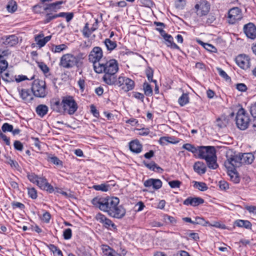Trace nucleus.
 Instances as JSON below:
<instances>
[{"instance_id":"f257e3e1","label":"nucleus","mask_w":256,"mask_h":256,"mask_svg":"<svg viewBox=\"0 0 256 256\" xmlns=\"http://www.w3.org/2000/svg\"><path fill=\"white\" fill-rule=\"evenodd\" d=\"M119 203L120 200L117 197L96 196L92 200L94 207L108 213L111 217L121 219L126 215V210Z\"/></svg>"},{"instance_id":"f03ea898","label":"nucleus","mask_w":256,"mask_h":256,"mask_svg":"<svg viewBox=\"0 0 256 256\" xmlns=\"http://www.w3.org/2000/svg\"><path fill=\"white\" fill-rule=\"evenodd\" d=\"M50 109L57 113L73 115L78 110V106L74 98L72 96L66 95L54 97L50 100Z\"/></svg>"},{"instance_id":"7ed1b4c3","label":"nucleus","mask_w":256,"mask_h":256,"mask_svg":"<svg viewBox=\"0 0 256 256\" xmlns=\"http://www.w3.org/2000/svg\"><path fill=\"white\" fill-rule=\"evenodd\" d=\"M119 70L118 61L113 58H104L103 61L94 70L98 74H104L102 79L108 85H113L116 82V74Z\"/></svg>"},{"instance_id":"20e7f679","label":"nucleus","mask_w":256,"mask_h":256,"mask_svg":"<svg viewBox=\"0 0 256 256\" xmlns=\"http://www.w3.org/2000/svg\"><path fill=\"white\" fill-rule=\"evenodd\" d=\"M40 3L32 7V11L36 14H44V24H46L50 22H46L47 16L48 14H53L54 12H57L62 8L61 5L64 4L62 0L57 1L52 3H47L51 2L52 0H39Z\"/></svg>"},{"instance_id":"39448f33","label":"nucleus","mask_w":256,"mask_h":256,"mask_svg":"<svg viewBox=\"0 0 256 256\" xmlns=\"http://www.w3.org/2000/svg\"><path fill=\"white\" fill-rule=\"evenodd\" d=\"M198 158L204 160L208 168L215 170L218 168L216 150L214 146H198Z\"/></svg>"},{"instance_id":"423d86ee","label":"nucleus","mask_w":256,"mask_h":256,"mask_svg":"<svg viewBox=\"0 0 256 256\" xmlns=\"http://www.w3.org/2000/svg\"><path fill=\"white\" fill-rule=\"evenodd\" d=\"M82 54L78 56H74L72 54L68 53L63 54L60 58L59 66L64 68L70 69L74 66H78L81 64Z\"/></svg>"},{"instance_id":"0eeeda50","label":"nucleus","mask_w":256,"mask_h":256,"mask_svg":"<svg viewBox=\"0 0 256 256\" xmlns=\"http://www.w3.org/2000/svg\"><path fill=\"white\" fill-rule=\"evenodd\" d=\"M104 58L106 57L104 56L103 50L100 47L94 46L92 48L88 56V59L90 62L92 64L94 70L103 61Z\"/></svg>"},{"instance_id":"6e6552de","label":"nucleus","mask_w":256,"mask_h":256,"mask_svg":"<svg viewBox=\"0 0 256 256\" xmlns=\"http://www.w3.org/2000/svg\"><path fill=\"white\" fill-rule=\"evenodd\" d=\"M31 89L33 94L38 98H44L48 94L46 82L42 80H34Z\"/></svg>"},{"instance_id":"1a4fd4ad","label":"nucleus","mask_w":256,"mask_h":256,"mask_svg":"<svg viewBox=\"0 0 256 256\" xmlns=\"http://www.w3.org/2000/svg\"><path fill=\"white\" fill-rule=\"evenodd\" d=\"M21 130L16 128H14L12 124L8 122L4 123L2 126V129L0 130V140H2L6 145L10 146V138H8L4 133L10 132H12L13 136L18 135L20 134Z\"/></svg>"},{"instance_id":"9d476101","label":"nucleus","mask_w":256,"mask_h":256,"mask_svg":"<svg viewBox=\"0 0 256 256\" xmlns=\"http://www.w3.org/2000/svg\"><path fill=\"white\" fill-rule=\"evenodd\" d=\"M250 116L245 110L241 108L237 112L236 116V124L238 128L241 130L246 129L250 124Z\"/></svg>"},{"instance_id":"9b49d317","label":"nucleus","mask_w":256,"mask_h":256,"mask_svg":"<svg viewBox=\"0 0 256 256\" xmlns=\"http://www.w3.org/2000/svg\"><path fill=\"white\" fill-rule=\"evenodd\" d=\"M114 84L118 86L121 90L124 92L132 90L135 87V82L130 78L125 76H119L118 79L116 78Z\"/></svg>"},{"instance_id":"f8f14e48","label":"nucleus","mask_w":256,"mask_h":256,"mask_svg":"<svg viewBox=\"0 0 256 256\" xmlns=\"http://www.w3.org/2000/svg\"><path fill=\"white\" fill-rule=\"evenodd\" d=\"M210 6L208 0H196L194 10L197 16H206L210 11Z\"/></svg>"},{"instance_id":"ddd939ff","label":"nucleus","mask_w":256,"mask_h":256,"mask_svg":"<svg viewBox=\"0 0 256 256\" xmlns=\"http://www.w3.org/2000/svg\"><path fill=\"white\" fill-rule=\"evenodd\" d=\"M242 18L241 10L238 7L230 8L228 12L227 20L230 24H235Z\"/></svg>"},{"instance_id":"4468645a","label":"nucleus","mask_w":256,"mask_h":256,"mask_svg":"<svg viewBox=\"0 0 256 256\" xmlns=\"http://www.w3.org/2000/svg\"><path fill=\"white\" fill-rule=\"evenodd\" d=\"M242 165L240 154L231 155L227 156V160L224 162V166L226 168L235 169Z\"/></svg>"},{"instance_id":"2eb2a0df","label":"nucleus","mask_w":256,"mask_h":256,"mask_svg":"<svg viewBox=\"0 0 256 256\" xmlns=\"http://www.w3.org/2000/svg\"><path fill=\"white\" fill-rule=\"evenodd\" d=\"M236 64L243 70H247L250 66V57L244 54H240L235 58Z\"/></svg>"},{"instance_id":"dca6fc26","label":"nucleus","mask_w":256,"mask_h":256,"mask_svg":"<svg viewBox=\"0 0 256 256\" xmlns=\"http://www.w3.org/2000/svg\"><path fill=\"white\" fill-rule=\"evenodd\" d=\"M74 14L73 12H61L56 14V12H54L53 14H48L47 16L46 22H50L52 20L58 18H65L66 22H70L74 18Z\"/></svg>"},{"instance_id":"f3484780","label":"nucleus","mask_w":256,"mask_h":256,"mask_svg":"<svg viewBox=\"0 0 256 256\" xmlns=\"http://www.w3.org/2000/svg\"><path fill=\"white\" fill-rule=\"evenodd\" d=\"M36 185L41 190H46L50 194L54 191V188L50 184L44 176H40Z\"/></svg>"},{"instance_id":"a211bd4d","label":"nucleus","mask_w":256,"mask_h":256,"mask_svg":"<svg viewBox=\"0 0 256 256\" xmlns=\"http://www.w3.org/2000/svg\"><path fill=\"white\" fill-rule=\"evenodd\" d=\"M162 182L158 178H150L144 182V186L148 188H152L154 190H157L162 187Z\"/></svg>"},{"instance_id":"6ab92c4d","label":"nucleus","mask_w":256,"mask_h":256,"mask_svg":"<svg viewBox=\"0 0 256 256\" xmlns=\"http://www.w3.org/2000/svg\"><path fill=\"white\" fill-rule=\"evenodd\" d=\"M243 30L246 37L251 40L256 38V26L252 22L244 25Z\"/></svg>"},{"instance_id":"aec40b11","label":"nucleus","mask_w":256,"mask_h":256,"mask_svg":"<svg viewBox=\"0 0 256 256\" xmlns=\"http://www.w3.org/2000/svg\"><path fill=\"white\" fill-rule=\"evenodd\" d=\"M1 40L2 44L8 47L14 46L18 42V38L16 34L4 36Z\"/></svg>"},{"instance_id":"412c9836","label":"nucleus","mask_w":256,"mask_h":256,"mask_svg":"<svg viewBox=\"0 0 256 256\" xmlns=\"http://www.w3.org/2000/svg\"><path fill=\"white\" fill-rule=\"evenodd\" d=\"M18 90L20 98L25 103L30 102L33 100V95L29 89L18 88Z\"/></svg>"},{"instance_id":"4be33fe9","label":"nucleus","mask_w":256,"mask_h":256,"mask_svg":"<svg viewBox=\"0 0 256 256\" xmlns=\"http://www.w3.org/2000/svg\"><path fill=\"white\" fill-rule=\"evenodd\" d=\"M52 38L51 36H44L42 32L34 36V41L39 48L44 46Z\"/></svg>"},{"instance_id":"5701e85b","label":"nucleus","mask_w":256,"mask_h":256,"mask_svg":"<svg viewBox=\"0 0 256 256\" xmlns=\"http://www.w3.org/2000/svg\"><path fill=\"white\" fill-rule=\"evenodd\" d=\"M204 202V200L201 198L190 196L183 202V204L187 206H197L203 204Z\"/></svg>"},{"instance_id":"b1692460","label":"nucleus","mask_w":256,"mask_h":256,"mask_svg":"<svg viewBox=\"0 0 256 256\" xmlns=\"http://www.w3.org/2000/svg\"><path fill=\"white\" fill-rule=\"evenodd\" d=\"M128 146L130 150L133 153L140 154L142 150V145L138 139L131 140Z\"/></svg>"},{"instance_id":"393cba45","label":"nucleus","mask_w":256,"mask_h":256,"mask_svg":"<svg viewBox=\"0 0 256 256\" xmlns=\"http://www.w3.org/2000/svg\"><path fill=\"white\" fill-rule=\"evenodd\" d=\"M101 249L104 256H122L107 244H102Z\"/></svg>"},{"instance_id":"a878e982","label":"nucleus","mask_w":256,"mask_h":256,"mask_svg":"<svg viewBox=\"0 0 256 256\" xmlns=\"http://www.w3.org/2000/svg\"><path fill=\"white\" fill-rule=\"evenodd\" d=\"M164 40L166 42L165 44L168 47L172 49L180 50V46L174 42V38L170 34H166Z\"/></svg>"},{"instance_id":"bb28decb","label":"nucleus","mask_w":256,"mask_h":256,"mask_svg":"<svg viewBox=\"0 0 256 256\" xmlns=\"http://www.w3.org/2000/svg\"><path fill=\"white\" fill-rule=\"evenodd\" d=\"M194 170L198 174H204L206 170V167L203 162H197L194 165Z\"/></svg>"},{"instance_id":"cd10ccee","label":"nucleus","mask_w":256,"mask_h":256,"mask_svg":"<svg viewBox=\"0 0 256 256\" xmlns=\"http://www.w3.org/2000/svg\"><path fill=\"white\" fill-rule=\"evenodd\" d=\"M240 158L242 159V164H252L254 159V153H244L240 154Z\"/></svg>"},{"instance_id":"c85d7f7f","label":"nucleus","mask_w":256,"mask_h":256,"mask_svg":"<svg viewBox=\"0 0 256 256\" xmlns=\"http://www.w3.org/2000/svg\"><path fill=\"white\" fill-rule=\"evenodd\" d=\"M144 164L150 170L158 172H162L163 169L158 166L154 162L152 161L150 163L144 161Z\"/></svg>"},{"instance_id":"c756f323","label":"nucleus","mask_w":256,"mask_h":256,"mask_svg":"<svg viewBox=\"0 0 256 256\" xmlns=\"http://www.w3.org/2000/svg\"><path fill=\"white\" fill-rule=\"evenodd\" d=\"M46 154L47 156L46 160L48 162H50L56 166H62L63 163L57 156L46 152Z\"/></svg>"},{"instance_id":"7c9ffc66","label":"nucleus","mask_w":256,"mask_h":256,"mask_svg":"<svg viewBox=\"0 0 256 256\" xmlns=\"http://www.w3.org/2000/svg\"><path fill=\"white\" fill-rule=\"evenodd\" d=\"M48 107L45 104H39L36 108V112L37 114L40 118H43L48 112Z\"/></svg>"},{"instance_id":"2f4dec72","label":"nucleus","mask_w":256,"mask_h":256,"mask_svg":"<svg viewBox=\"0 0 256 256\" xmlns=\"http://www.w3.org/2000/svg\"><path fill=\"white\" fill-rule=\"evenodd\" d=\"M106 50L109 52H112L117 47L116 41L111 40L110 38H106L104 42Z\"/></svg>"},{"instance_id":"473e14b6","label":"nucleus","mask_w":256,"mask_h":256,"mask_svg":"<svg viewBox=\"0 0 256 256\" xmlns=\"http://www.w3.org/2000/svg\"><path fill=\"white\" fill-rule=\"evenodd\" d=\"M234 224L238 227L244 228L246 229H251L252 226L250 222L248 220H238L234 222Z\"/></svg>"},{"instance_id":"72a5a7b5","label":"nucleus","mask_w":256,"mask_h":256,"mask_svg":"<svg viewBox=\"0 0 256 256\" xmlns=\"http://www.w3.org/2000/svg\"><path fill=\"white\" fill-rule=\"evenodd\" d=\"M182 148H184L187 151L192 152L194 156L197 155L198 146L196 147L194 144L190 143H186L182 145Z\"/></svg>"},{"instance_id":"f704fd0d","label":"nucleus","mask_w":256,"mask_h":256,"mask_svg":"<svg viewBox=\"0 0 256 256\" xmlns=\"http://www.w3.org/2000/svg\"><path fill=\"white\" fill-rule=\"evenodd\" d=\"M142 90L144 94L147 96H152L153 95V90L151 85L145 82L142 84Z\"/></svg>"},{"instance_id":"c9c22d12","label":"nucleus","mask_w":256,"mask_h":256,"mask_svg":"<svg viewBox=\"0 0 256 256\" xmlns=\"http://www.w3.org/2000/svg\"><path fill=\"white\" fill-rule=\"evenodd\" d=\"M228 174L230 178V179L234 183H238L240 182V178L236 172V169L227 168Z\"/></svg>"},{"instance_id":"e433bc0d","label":"nucleus","mask_w":256,"mask_h":256,"mask_svg":"<svg viewBox=\"0 0 256 256\" xmlns=\"http://www.w3.org/2000/svg\"><path fill=\"white\" fill-rule=\"evenodd\" d=\"M81 32L84 38H88L94 31L92 30V28H90L89 27L88 23L86 22Z\"/></svg>"},{"instance_id":"4c0bfd02","label":"nucleus","mask_w":256,"mask_h":256,"mask_svg":"<svg viewBox=\"0 0 256 256\" xmlns=\"http://www.w3.org/2000/svg\"><path fill=\"white\" fill-rule=\"evenodd\" d=\"M47 247L54 256H64L62 250L54 244H49L47 245Z\"/></svg>"},{"instance_id":"58836bf2","label":"nucleus","mask_w":256,"mask_h":256,"mask_svg":"<svg viewBox=\"0 0 256 256\" xmlns=\"http://www.w3.org/2000/svg\"><path fill=\"white\" fill-rule=\"evenodd\" d=\"M190 102V98L188 94L183 93L178 99V103L180 106H184L188 104Z\"/></svg>"},{"instance_id":"ea45409f","label":"nucleus","mask_w":256,"mask_h":256,"mask_svg":"<svg viewBox=\"0 0 256 256\" xmlns=\"http://www.w3.org/2000/svg\"><path fill=\"white\" fill-rule=\"evenodd\" d=\"M194 186L200 191H206L208 189L206 184L204 182L194 181Z\"/></svg>"},{"instance_id":"a19ab883","label":"nucleus","mask_w":256,"mask_h":256,"mask_svg":"<svg viewBox=\"0 0 256 256\" xmlns=\"http://www.w3.org/2000/svg\"><path fill=\"white\" fill-rule=\"evenodd\" d=\"M94 218L98 222L102 224L103 226L106 224V222L108 219V218L105 215L100 212L98 213L96 215Z\"/></svg>"},{"instance_id":"79ce46f5","label":"nucleus","mask_w":256,"mask_h":256,"mask_svg":"<svg viewBox=\"0 0 256 256\" xmlns=\"http://www.w3.org/2000/svg\"><path fill=\"white\" fill-rule=\"evenodd\" d=\"M198 44L203 46V47L207 50L211 52H215L216 50V47L211 44L208 43H204L200 40L197 41Z\"/></svg>"},{"instance_id":"37998d69","label":"nucleus","mask_w":256,"mask_h":256,"mask_svg":"<svg viewBox=\"0 0 256 256\" xmlns=\"http://www.w3.org/2000/svg\"><path fill=\"white\" fill-rule=\"evenodd\" d=\"M38 66L46 76H48V74L50 72V68L44 62H38Z\"/></svg>"},{"instance_id":"c03bdc74","label":"nucleus","mask_w":256,"mask_h":256,"mask_svg":"<svg viewBox=\"0 0 256 256\" xmlns=\"http://www.w3.org/2000/svg\"><path fill=\"white\" fill-rule=\"evenodd\" d=\"M67 48L68 46L66 44H60L59 45L54 46L52 48V51L54 53H60L67 49Z\"/></svg>"},{"instance_id":"a18cd8bd","label":"nucleus","mask_w":256,"mask_h":256,"mask_svg":"<svg viewBox=\"0 0 256 256\" xmlns=\"http://www.w3.org/2000/svg\"><path fill=\"white\" fill-rule=\"evenodd\" d=\"M110 186L108 184H102L98 185H94L92 188L96 190L106 192L108 190Z\"/></svg>"},{"instance_id":"49530a36","label":"nucleus","mask_w":256,"mask_h":256,"mask_svg":"<svg viewBox=\"0 0 256 256\" xmlns=\"http://www.w3.org/2000/svg\"><path fill=\"white\" fill-rule=\"evenodd\" d=\"M27 178L32 184H36L40 176L34 172H28Z\"/></svg>"},{"instance_id":"de8ad7c7","label":"nucleus","mask_w":256,"mask_h":256,"mask_svg":"<svg viewBox=\"0 0 256 256\" xmlns=\"http://www.w3.org/2000/svg\"><path fill=\"white\" fill-rule=\"evenodd\" d=\"M27 189L29 198L36 200L38 198V192L36 189L33 187L28 188Z\"/></svg>"},{"instance_id":"09e8293b","label":"nucleus","mask_w":256,"mask_h":256,"mask_svg":"<svg viewBox=\"0 0 256 256\" xmlns=\"http://www.w3.org/2000/svg\"><path fill=\"white\" fill-rule=\"evenodd\" d=\"M104 227L107 230H117L116 226L110 218L108 219Z\"/></svg>"},{"instance_id":"8fccbe9b","label":"nucleus","mask_w":256,"mask_h":256,"mask_svg":"<svg viewBox=\"0 0 256 256\" xmlns=\"http://www.w3.org/2000/svg\"><path fill=\"white\" fill-rule=\"evenodd\" d=\"M187 239L192 240L194 241H198L200 239L199 235L198 233L194 232L192 230H189L186 233Z\"/></svg>"},{"instance_id":"3c124183","label":"nucleus","mask_w":256,"mask_h":256,"mask_svg":"<svg viewBox=\"0 0 256 256\" xmlns=\"http://www.w3.org/2000/svg\"><path fill=\"white\" fill-rule=\"evenodd\" d=\"M40 218L42 222L48 224L50 222L51 214L48 212L44 210V213Z\"/></svg>"},{"instance_id":"603ef678","label":"nucleus","mask_w":256,"mask_h":256,"mask_svg":"<svg viewBox=\"0 0 256 256\" xmlns=\"http://www.w3.org/2000/svg\"><path fill=\"white\" fill-rule=\"evenodd\" d=\"M208 224V221L206 220L203 218L196 216L195 218L194 224H200L206 226Z\"/></svg>"},{"instance_id":"864d4df0","label":"nucleus","mask_w":256,"mask_h":256,"mask_svg":"<svg viewBox=\"0 0 256 256\" xmlns=\"http://www.w3.org/2000/svg\"><path fill=\"white\" fill-rule=\"evenodd\" d=\"M216 125L220 128H222L226 126L228 124V120L224 118H218L216 119Z\"/></svg>"},{"instance_id":"5fc2aeb1","label":"nucleus","mask_w":256,"mask_h":256,"mask_svg":"<svg viewBox=\"0 0 256 256\" xmlns=\"http://www.w3.org/2000/svg\"><path fill=\"white\" fill-rule=\"evenodd\" d=\"M153 75H154V72H153V70L152 69L149 68V69L146 70V76H147L148 80L150 82H152L154 84H156L157 82V81H156V80H154L152 78Z\"/></svg>"},{"instance_id":"6e6d98bb","label":"nucleus","mask_w":256,"mask_h":256,"mask_svg":"<svg viewBox=\"0 0 256 256\" xmlns=\"http://www.w3.org/2000/svg\"><path fill=\"white\" fill-rule=\"evenodd\" d=\"M2 80L6 82H11L14 81L13 78L10 76L9 72H5L4 74H0Z\"/></svg>"},{"instance_id":"4d7b16f0","label":"nucleus","mask_w":256,"mask_h":256,"mask_svg":"<svg viewBox=\"0 0 256 256\" xmlns=\"http://www.w3.org/2000/svg\"><path fill=\"white\" fill-rule=\"evenodd\" d=\"M12 209L19 208L20 210H24L26 206L24 204L18 202H12Z\"/></svg>"},{"instance_id":"13d9d810","label":"nucleus","mask_w":256,"mask_h":256,"mask_svg":"<svg viewBox=\"0 0 256 256\" xmlns=\"http://www.w3.org/2000/svg\"><path fill=\"white\" fill-rule=\"evenodd\" d=\"M182 184V182L178 180H174L168 182V185L172 188H180Z\"/></svg>"},{"instance_id":"bf43d9fd","label":"nucleus","mask_w":256,"mask_h":256,"mask_svg":"<svg viewBox=\"0 0 256 256\" xmlns=\"http://www.w3.org/2000/svg\"><path fill=\"white\" fill-rule=\"evenodd\" d=\"M14 147L15 150L22 152L24 149L23 144L19 140H16L14 142Z\"/></svg>"},{"instance_id":"052dcab7","label":"nucleus","mask_w":256,"mask_h":256,"mask_svg":"<svg viewBox=\"0 0 256 256\" xmlns=\"http://www.w3.org/2000/svg\"><path fill=\"white\" fill-rule=\"evenodd\" d=\"M7 9L9 12H14L17 9V5L15 2H10L7 6Z\"/></svg>"},{"instance_id":"680f3d73","label":"nucleus","mask_w":256,"mask_h":256,"mask_svg":"<svg viewBox=\"0 0 256 256\" xmlns=\"http://www.w3.org/2000/svg\"><path fill=\"white\" fill-rule=\"evenodd\" d=\"M63 236L64 240H68L72 238V230L70 228H66L63 232Z\"/></svg>"},{"instance_id":"e2e57ef3","label":"nucleus","mask_w":256,"mask_h":256,"mask_svg":"<svg viewBox=\"0 0 256 256\" xmlns=\"http://www.w3.org/2000/svg\"><path fill=\"white\" fill-rule=\"evenodd\" d=\"M136 130L139 132L138 134L141 136H146L149 134L150 132L149 128H136Z\"/></svg>"},{"instance_id":"0e129e2a","label":"nucleus","mask_w":256,"mask_h":256,"mask_svg":"<svg viewBox=\"0 0 256 256\" xmlns=\"http://www.w3.org/2000/svg\"><path fill=\"white\" fill-rule=\"evenodd\" d=\"M8 67V62L6 60L0 62V75L4 72Z\"/></svg>"},{"instance_id":"69168bd1","label":"nucleus","mask_w":256,"mask_h":256,"mask_svg":"<svg viewBox=\"0 0 256 256\" xmlns=\"http://www.w3.org/2000/svg\"><path fill=\"white\" fill-rule=\"evenodd\" d=\"M164 218L165 220H168L169 222L172 224H175L177 222L175 218L168 214H164Z\"/></svg>"},{"instance_id":"338daca9","label":"nucleus","mask_w":256,"mask_h":256,"mask_svg":"<svg viewBox=\"0 0 256 256\" xmlns=\"http://www.w3.org/2000/svg\"><path fill=\"white\" fill-rule=\"evenodd\" d=\"M216 70L220 76L224 78L226 80L230 79L228 76L222 68H218Z\"/></svg>"},{"instance_id":"774afa93","label":"nucleus","mask_w":256,"mask_h":256,"mask_svg":"<svg viewBox=\"0 0 256 256\" xmlns=\"http://www.w3.org/2000/svg\"><path fill=\"white\" fill-rule=\"evenodd\" d=\"M133 96L137 100H140L142 102L144 101V94L138 92H132Z\"/></svg>"}]
</instances>
